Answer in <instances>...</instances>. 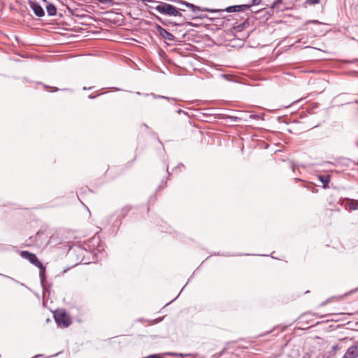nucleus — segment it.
I'll use <instances>...</instances> for the list:
<instances>
[{"label": "nucleus", "mask_w": 358, "mask_h": 358, "mask_svg": "<svg viewBox=\"0 0 358 358\" xmlns=\"http://www.w3.org/2000/svg\"><path fill=\"white\" fill-rule=\"evenodd\" d=\"M144 2H152V0H143Z\"/></svg>", "instance_id": "nucleus-27"}, {"label": "nucleus", "mask_w": 358, "mask_h": 358, "mask_svg": "<svg viewBox=\"0 0 358 358\" xmlns=\"http://www.w3.org/2000/svg\"><path fill=\"white\" fill-rule=\"evenodd\" d=\"M56 323L59 327H68L71 324L70 316L64 311H56L54 313Z\"/></svg>", "instance_id": "nucleus-1"}, {"label": "nucleus", "mask_w": 358, "mask_h": 358, "mask_svg": "<svg viewBox=\"0 0 358 358\" xmlns=\"http://www.w3.org/2000/svg\"><path fill=\"white\" fill-rule=\"evenodd\" d=\"M282 0H275L273 3V7H275L282 2Z\"/></svg>", "instance_id": "nucleus-19"}, {"label": "nucleus", "mask_w": 358, "mask_h": 358, "mask_svg": "<svg viewBox=\"0 0 358 358\" xmlns=\"http://www.w3.org/2000/svg\"><path fill=\"white\" fill-rule=\"evenodd\" d=\"M343 96H344V94H340L338 97V98H342Z\"/></svg>", "instance_id": "nucleus-32"}, {"label": "nucleus", "mask_w": 358, "mask_h": 358, "mask_svg": "<svg viewBox=\"0 0 358 358\" xmlns=\"http://www.w3.org/2000/svg\"><path fill=\"white\" fill-rule=\"evenodd\" d=\"M358 201H351L349 203V208L352 210H357L358 208Z\"/></svg>", "instance_id": "nucleus-16"}, {"label": "nucleus", "mask_w": 358, "mask_h": 358, "mask_svg": "<svg viewBox=\"0 0 358 358\" xmlns=\"http://www.w3.org/2000/svg\"><path fill=\"white\" fill-rule=\"evenodd\" d=\"M29 5L34 13L38 17L45 15V11L42 6L36 1H29Z\"/></svg>", "instance_id": "nucleus-4"}, {"label": "nucleus", "mask_w": 358, "mask_h": 358, "mask_svg": "<svg viewBox=\"0 0 358 358\" xmlns=\"http://www.w3.org/2000/svg\"><path fill=\"white\" fill-rule=\"evenodd\" d=\"M252 5L255 6V5L259 4L261 2V0H252Z\"/></svg>", "instance_id": "nucleus-22"}, {"label": "nucleus", "mask_w": 358, "mask_h": 358, "mask_svg": "<svg viewBox=\"0 0 358 358\" xmlns=\"http://www.w3.org/2000/svg\"><path fill=\"white\" fill-rule=\"evenodd\" d=\"M136 94H138V95H141V92H136Z\"/></svg>", "instance_id": "nucleus-35"}, {"label": "nucleus", "mask_w": 358, "mask_h": 358, "mask_svg": "<svg viewBox=\"0 0 358 358\" xmlns=\"http://www.w3.org/2000/svg\"><path fill=\"white\" fill-rule=\"evenodd\" d=\"M131 210V207L127 206L122 208L120 214L118 215V217H120V218H123L126 216L127 213Z\"/></svg>", "instance_id": "nucleus-14"}, {"label": "nucleus", "mask_w": 358, "mask_h": 358, "mask_svg": "<svg viewBox=\"0 0 358 358\" xmlns=\"http://www.w3.org/2000/svg\"><path fill=\"white\" fill-rule=\"evenodd\" d=\"M88 98H89V99H93L96 98V96L92 95V94H90V95L88 96Z\"/></svg>", "instance_id": "nucleus-25"}, {"label": "nucleus", "mask_w": 358, "mask_h": 358, "mask_svg": "<svg viewBox=\"0 0 358 358\" xmlns=\"http://www.w3.org/2000/svg\"><path fill=\"white\" fill-rule=\"evenodd\" d=\"M250 5L242 4V5H236V6H230L226 8V11L228 13L233 12H243L250 8Z\"/></svg>", "instance_id": "nucleus-7"}, {"label": "nucleus", "mask_w": 358, "mask_h": 358, "mask_svg": "<svg viewBox=\"0 0 358 358\" xmlns=\"http://www.w3.org/2000/svg\"><path fill=\"white\" fill-rule=\"evenodd\" d=\"M147 6L149 9L148 11L150 12V13L152 14L151 10H155V6H150V5H148Z\"/></svg>", "instance_id": "nucleus-23"}, {"label": "nucleus", "mask_w": 358, "mask_h": 358, "mask_svg": "<svg viewBox=\"0 0 358 358\" xmlns=\"http://www.w3.org/2000/svg\"><path fill=\"white\" fill-rule=\"evenodd\" d=\"M183 166L182 164H179L178 166Z\"/></svg>", "instance_id": "nucleus-38"}, {"label": "nucleus", "mask_w": 358, "mask_h": 358, "mask_svg": "<svg viewBox=\"0 0 358 358\" xmlns=\"http://www.w3.org/2000/svg\"><path fill=\"white\" fill-rule=\"evenodd\" d=\"M166 7H167V10H166V15L182 17V15L181 14V13L179 10L184 11L185 10L178 9L176 6H174L171 4H168V6Z\"/></svg>", "instance_id": "nucleus-6"}, {"label": "nucleus", "mask_w": 358, "mask_h": 358, "mask_svg": "<svg viewBox=\"0 0 358 358\" xmlns=\"http://www.w3.org/2000/svg\"><path fill=\"white\" fill-rule=\"evenodd\" d=\"M222 119L230 120L232 122H238L242 120V117H238V116L229 115H223Z\"/></svg>", "instance_id": "nucleus-13"}, {"label": "nucleus", "mask_w": 358, "mask_h": 358, "mask_svg": "<svg viewBox=\"0 0 358 358\" xmlns=\"http://www.w3.org/2000/svg\"><path fill=\"white\" fill-rule=\"evenodd\" d=\"M185 6L189 8L193 12H199L201 10H208V11L213 12V10H209L208 8L201 9L199 6H196L193 3H190L189 2H187L186 3H185Z\"/></svg>", "instance_id": "nucleus-11"}, {"label": "nucleus", "mask_w": 358, "mask_h": 358, "mask_svg": "<svg viewBox=\"0 0 358 358\" xmlns=\"http://www.w3.org/2000/svg\"><path fill=\"white\" fill-rule=\"evenodd\" d=\"M42 356V355H36L35 357H34V358H36V357H41Z\"/></svg>", "instance_id": "nucleus-30"}, {"label": "nucleus", "mask_w": 358, "mask_h": 358, "mask_svg": "<svg viewBox=\"0 0 358 358\" xmlns=\"http://www.w3.org/2000/svg\"><path fill=\"white\" fill-rule=\"evenodd\" d=\"M46 10L48 15L50 16H55L57 13V8L56 6L51 3H49L46 5Z\"/></svg>", "instance_id": "nucleus-10"}, {"label": "nucleus", "mask_w": 358, "mask_h": 358, "mask_svg": "<svg viewBox=\"0 0 358 358\" xmlns=\"http://www.w3.org/2000/svg\"><path fill=\"white\" fill-rule=\"evenodd\" d=\"M343 358H358V341L354 343L346 351Z\"/></svg>", "instance_id": "nucleus-3"}, {"label": "nucleus", "mask_w": 358, "mask_h": 358, "mask_svg": "<svg viewBox=\"0 0 358 358\" xmlns=\"http://www.w3.org/2000/svg\"><path fill=\"white\" fill-rule=\"evenodd\" d=\"M156 29H157L159 34L164 39H166V40H168V41H172L174 40V36L171 33L169 32L165 29L162 27L160 25L157 24L156 25Z\"/></svg>", "instance_id": "nucleus-5"}, {"label": "nucleus", "mask_w": 358, "mask_h": 358, "mask_svg": "<svg viewBox=\"0 0 358 358\" xmlns=\"http://www.w3.org/2000/svg\"><path fill=\"white\" fill-rule=\"evenodd\" d=\"M51 89H52V92H57V91H58V90H59V89H58V88H57V87H51Z\"/></svg>", "instance_id": "nucleus-26"}, {"label": "nucleus", "mask_w": 358, "mask_h": 358, "mask_svg": "<svg viewBox=\"0 0 358 358\" xmlns=\"http://www.w3.org/2000/svg\"><path fill=\"white\" fill-rule=\"evenodd\" d=\"M167 355H175L176 354H173V353H168Z\"/></svg>", "instance_id": "nucleus-34"}, {"label": "nucleus", "mask_w": 358, "mask_h": 358, "mask_svg": "<svg viewBox=\"0 0 358 358\" xmlns=\"http://www.w3.org/2000/svg\"><path fill=\"white\" fill-rule=\"evenodd\" d=\"M20 255L22 258L27 259L30 263L35 265L36 267L42 266V263L38 260L36 255L29 251H22Z\"/></svg>", "instance_id": "nucleus-2"}, {"label": "nucleus", "mask_w": 358, "mask_h": 358, "mask_svg": "<svg viewBox=\"0 0 358 358\" xmlns=\"http://www.w3.org/2000/svg\"><path fill=\"white\" fill-rule=\"evenodd\" d=\"M3 276L6 277V278H9V279H10V280H13V281L16 282H18L16 280L13 279V278H11V277H8V276H6V275H3Z\"/></svg>", "instance_id": "nucleus-24"}, {"label": "nucleus", "mask_w": 358, "mask_h": 358, "mask_svg": "<svg viewBox=\"0 0 358 358\" xmlns=\"http://www.w3.org/2000/svg\"><path fill=\"white\" fill-rule=\"evenodd\" d=\"M250 117L252 119H259L260 117L259 115L257 114H251L250 115Z\"/></svg>", "instance_id": "nucleus-21"}, {"label": "nucleus", "mask_w": 358, "mask_h": 358, "mask_svg": "<svg viewBox=\"0 0 358 358\" xmlns=\"http://www.w3.org/2000/svg\"><path fill=\"white\" fill-rule=\"evenodd\" d=\"M174 3H180V4H182V5H185V3H187V1H182V0H175L173 1Z\"/></svg>", "instance_id": "nucleus-20"}, {"label": "nucleus", "mask_w": 358, "mask_h": 358, "mask_svg": "<svg viewBox=\"0 0 358 358\" xmlns=\"http://www.w3.org/2000/svg\"><path fill=\"white\" fill-rule=\"evenodd\" d=\"M169 3H161L160 4L157 5L155 7V10L158 11L161 14L166 15V10H167V6Z\"/></svg>", "instance_id": "nucleus-12"}, {"label": "nucleus", "mask_w": 358, "mask_h": 358, "mask_svg": "<svg viewBox=\"0 0 358 358\" xmlns=\"http://www.w3.org/2000/svg\"><path fill=\"white\" fill-rule=\"evenodd\" d=\"M39 268V276L41 280V284L43 289H45V282H46V275H45V268L42 264V266L38 267Z\"/></svg>", "instance_id": "nucleus-8"}, {"label": "nucleus", "mask_w": 358, "mask_h": 358, "mask_svg": "<svg viewBox=\"0 0 358 358\" xmlns=\"http://www.w3.org/2000/svg\"><path fill=\"white\" fill-rule=\"evenodd\" d=\"M318 179L323 184V188L328 187L330 182V176L329 175H319Z\"/></svg>", "instance_id": "nucleus-9"}, {"label": "nucleus", "mask_w": 358, "mask_h": 358, "mask_svg": "<svg viewBox=\"0 0 358 358\" xmlns=\"http://www.w3.org/2000/svg\"><path fill=\"white\" fill-rule=\"evenodd\" d=\"M155 17H156V18H157V19L160 22H162L164 25H168L169 24H173V22H171V21H169V20L163 21V20H162V18H161V17H159V16L155 15ZM182 22H181L180 24L174 23V25L181 24Z\"/></svg>", "instance_id": "nucleus-15"}, {"label": "nucleus", "mask_w": 358, "mask_h": 358, "mask_svg": "<svg viewBox=\"0 0 358 358\" xmlns=\"http://www.w3.org/2000/svg\"><path fill=\"white\" fill-rule=\"evenodd\" d=\"M178 355H179L180 357H183L185 356L183 354H179Z\"/></svg>", "instance_id": "nucleus-33"}, {"label": "nucleus", "mask_w": 358, "mask_h": 358, "mask_svg": "<svg viewBox=\"0 0 358 358\" xmlns=\"http://www.w3.org/2000/svg\"><path fill=\"white\" fill-rule=\"evenodd\" d=\"M273 330H271L270 331L267 332V334L270 333V332H273Z\"/></svg>", "instance_id": "nucleus-39"}, {"label": "nucleus", "mask_w": 358, "mask_h": 358, "mask_svg": "<svg viewBox=\"0 0 358 358\" xmlns=\"http://www.w3.org/2000/svg\"><path fill=\"white\" fill-rule=\"evenodd\" d=\"M144 2H152V0H143Z\"/></svg>", "instance_id": "nucleus-28"}, {"label": "nucleus", "mask_w": 358, "mask_h": 358, "mask_svg": "<svg viewBox=\"0 0 358 358\" xmlns=\"http://www.w3.org/2000/svg\"><path fill=\"white\" fill-rule=\"evenodd\" d=\"M150 95L155 98V99H167V100H173L174 101V99H171V98H169L167 96H160V95H158L157 96L156 94H150Z\"/></svg>", "instance_id": "nucleus-17"}, {"label": "nucleus", "mask_w": 358, "mask_h": 358, "mask_svg": "<svg viewBox=\"0 0 358 358\" xmlns=\"http://www.w3.org/2000/svg\"><path fill=\"white\" fill-rule=\"evenodd\" d=\"M45 3H48L46 0H42Z\"/></svg>", "instance_id": "nucleus-36"}, {"label": "nucleus", "mask_w": 358, "mask_h": 358, "mask_svg": "<svg viewBox=\"0 0 358 358\" xmlns=\"http://www.w3.org/2000/svg\"><path fill=\"white\" fill-rule=\"evenodd\" d=\"M312 22L315 23V22H317V21L313 20Z\"/></svg>", "instance_id": "nucleus-37"}, {"label": "nucleus", "mask_w": 358, "mask_h": 358, "mask_svg": "<svg viewBox=\"0 0 358 358\" xmlns=\"http://www.w3.org/2000/svg\"><path fill=\"white\" fill-rule=\"evenodd\" d=\"M309 4L314 5L320 3V0H307Z\"/></svg>", "instance_id": "nucleus-18"}, {"label": "nucleus", "mask_w": 358, "mask_h": 358, "mask_svg": "<svg viewBox=\"0 0 358 358\" xmlns=\"http://www.w3.org/2000/svg\"><path fill=\"white\" fill-rule=\"evenodd\" d=\"M142 126H143L145 128H148V126L145 124H143Z\"/></svg>", "instance_id": "nucleus-31"}, {"label": "nucleus", "mask_w": 358, "mask_h": 358, "mask_svg": "<svg viewBox=\"0 0 358 358\" xmlns=\"http://www.w3.org/2000/svg\"><path fill=\"white\" fill-rule=\"evenodd\" d=\"M91 89H92V87H89V88H87V87H83V90H91Z\"/></svg>", "instance_id": "nucleus-29"}]
</instances>
